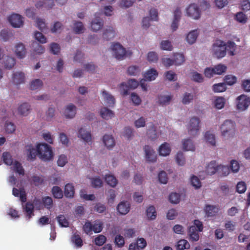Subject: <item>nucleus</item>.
<instances>
[{
  "label": "nucleus",
  "instance_id": "obj_1",
  "mask_svg": "<svg viewBox=\"0 0 250 250\" xmlns=\"http://www.w3.org/2000/svg\"><path fill=\"white\" fill-rule=\"evenodd\" d=\"M37 151L39 157L43 161H49L53 157L51 147L47 144H38L37 146Z\"/></svg>",
  "mask_w": 250,
  "mask_h": 250
},
{
  "label": "nucleus",
  "instance_id": "obj_2",
  "mask_svg": "<svg viewBox=\"0 0 250 250\" xmlns=\"http://www.w3.org/2000/svg\"><path fill=\"white\" fill-rule=\"evenodd\" d=\"M222 135L226 138L233 137L235 133V124L231 120H226L220 127Z\"/></svg>",
  "mask_w": 250,
  "mask_h": 250
},
{
  "label": "nucleus",
  "instance_id": "obj_3",
  "mask_svg": "<svg viewBox=\"0 0 250 250\" xmlns=\"http://www.w3.org/2000/svg\"><path fill=\"white\" fill-rule=\"evenodd\" d=\"M157 71L151 68L146 72L144 75V77L145 79H142L140 81V85L144 91L147 90V85L146 83V81H151L154 80L158 76Z\"/></svg>",
  "mask_w": 250,
  "mask_h": 250
},
{
  "label": "nucleus",
  "instance_id": "obj_4",
  "mask_svg": "<svg viewBox=\"0 0 250 250\" xmlns=\"http://www.w3.org/2000/svg\"><path fill=\"white\" fill-rule=\"evenodd\" d=\"M200 121L197 117L191 118L188 125V129L189 134L192 136H195L197 134L200 126Z\"/></svg>",
  "mask_w": 250,
  "mask_h": 250
},
{
  "label": "nucleus",
  "instance_id": "obj_5",
  "mask_svg": "<svg viewBox=\"0 0 250 250\" xmlns=\"http://www.w3.org/2000/svg\"><path fill=\"white\" fill-rule=\"evenodd\" d=\"M113 55L118 60H122L129 57L132 54L130 51L126 50V48H110Z\"/></svg>",
  "mask_w": 250,
  "mask_h": 250
},
{
  "label": "nucleus",
  "instance_id": "obj_6",
  "mask_svg": "<svg viewBox=\"0 0 250 250\" xmlns=\"http://www.w3.org/2000/svg\"><path fill=\"white\" fill-rule=\"evenodd\" d=\"M104 26V21L100 17L99 13L95 14L94 18L92 20L90 24L91 29L93 32H97L101 30Z\"/></svg>",
  "mask_w": 250,
  "mask_h": 250
},
{
  "label": "nucleus",
  "instance_id": "obj_7",
  "mask_svg": "<svg viewBox=\"0 0 250 250\" xmlns=\"http://www.w3.org/2000/svg\"><path fill=\"white\" fill-rule=\"evenodd\" d=\"M22 19L20 15L13 13L8 17V20L13 27L18 28L23 24Z\"/></svg>",
  "mask_w": 250,
  "mask_h": 250
},
{
  "label": "nucleus",
  "instance_id": "obj_8",
  "mask_svg": "<svg viewBox=\"0 0 250 250\" xmlns=\"http://www.w3.org/2000/svg\"><path fill=\"white\" fill-rule=\"evenodd\" d=\"M237 100V107L240 110H246L250 104V98L245 95L239 96Z\"/></svg>",
  "mask_w": 250,
  "mask_h": 250
},
{
  "label": "nucleus",
  "instance_id": "obj_9",
  "mask_svg": "<svg viewBox=\"0 0 250 250\" xmlns=\"http://www.w3.org/2000/svg\"><path fill=\"white\" fill-rule=\"evenodd\" d=\"M188 15L193 19L197 20L200 17V11L198 6L193 3L189 5L187 9Z\"/></svg>",
  "mask_w": 250,
  "mask_h": 250
},
{
  "label": "nucleus",
  "instance_id": "obj_10",
  "mask_svg": "<svg viewBox=\"0 0 250 250\" xmlns=\"http://www.w3.org/2000/svg\"><path fill=\"white\" fill-rule=\"evenodd\" d=\"M145 152V157L148 162H155L157 160V155L154 150L148 145H146L144 147Z\"/></svg>",
  "mask_w": 250,
  "mask_h": 250
},
{
  "label": "nucleus",
  "instance_id": "obj_11",
  "mask_svg": "<svg viewBox=\"0 0 250 250\" xmlns=\"http://www.w3.org/2000/svg\"><path fill=\"white\" fill-rule=\"evenodd\" d=\"M146 245V242L144 238H138L136 243H132L129 245L128 250H143Z\"/></svg>",
  "mask_w": 250,
  "mask_h": 250
},
{
  "label": "nucleus",
  "instance_id": "obj_12",
  "mask_svg": "<svg viewBox=\"0 0 250 250\" xmlns=\"http://www.w3.org/2000/svg\"><path fill=\"white\" fill-rule=\"evenodd\" d=\"M130 205L127 201L120 202L117 207L118 213L121 215L126 214L130 210Z\"/></svg>",
  "mask_w": 250,
  "mask_h": 250
},
{
  "label": "nucleus",
  "instance_id": "obj_13",
  "mask_svg": "<svg viewBox=\"0 0 250 250\" xmlns=\"http://www.w3.org/2000/svg\"><path fill=\"white\" fill-rule=\"evenodd\" d=\"M181 17V12L179 8H177L174 12V19L171 25L172 31H175L178 27V22Z\"/></svg>",
  "mask_w": 250,
  "mask_h": 250
},
{
  "label": "nucleus",
  "instance_id": "obj_14",
  "mask_svg": "<svg viewBox=\"0 0 250 250\" xmlns=\"http://www.w3.org/2000/svg\"><path fill=\"white\" fill-rule=\"evenodd\" d=\"M78 137L83 139L84 142L91 143V134L90 131L86 130L84 128H81L78 132Z\"/></svg>",
  "mask_w": 250,
  "mask_h": 250
},
{
  "label": "nucleus",
  "instance_id": "obj_15",
  "mask_svg": "<svg viewBox=\"0 0 250 250\" xmlns=\"http://www.w3.org/2000/svg\"><path fill=\"white\" fill-rule=\"evenodd\" d=\"M102 94L106 105L109 107H113L115 103V100L114 97L107 93L105 90L102 91Z\"/></svg>",
  "mask_w": 250,
  "mask_h": 250
},
{
  "label": "nucleus",
  "instance_id": "obj_16",
  "mask_svg": "<svg viewBox=\"0 0 250 250\" xmlns=\"http://www.w3.org/2000/svg\"><path fill=\"white\" fill-rule=\"evenodd\" d=\"M115 31L111 26H107L103 32V37L106 41H109L115 36Z\"/></svg>",
  "mask_w": 250,
  "mask_h": 250
},
{
  "label": "nucleus",
  "instance_id": "obj_17",
  "mask_svg": "<svg viewBox=\"0 0 250 250\" xmlns=\"http://www.w3.org/2000/svg\"><path fill=\"white\" fill-rule=\"evenodd\" d=\"M76 114V107L73 104H70L67 106L64 111V116L65 118L71 119L73 118Z\"/></svg>",
  "mask_w": 250,
  "mask_h": 250
},
{
  "label": "nucleus",
  "instance_id": "obj_18",
  "mask_svg": "<svg viewBox=\"0 0 250 250\" xmlns=\"http://www.w3.org/2000/svg\"><path fill=\"white\" fill-rule=\"evenodd\" d=\"M54 5L53 0H45L43 1H38L35 4L36 7L37 8H42L43 7L46 9H50L53 7Z\"/></svg>",
  "mask_w": 250,
  "mask_h": 250
},
{
  "label": "nucleus",
  "instance_id": "obj_19",
  "mask_svg": "<svg viewBox=\"0 0 250 250\" xmlns=\"http://www.w3.org/2000/svg\"><path fill=\"white\" fill-rule=\"evenodd\" d=\"M195 226H191L189 229L188 235L189 240L192 242L197 241L199 239V232Z\"/></svg>",
  "mask_w": 250,
  "mask_h": 250
},
{
  "label": "nucleus",
  "instance_id": "obj_20",
  "mask_svg": "<svg viewBox=\"0 0 250 250\" xmlns=\"http://www.w3.org/2000/svg\"><path fill=\"white\" fill-rule=\"evenodd\" d=\"M26 150L27 151V160H32L35 159L37 154V149L30 145L26 146Z\"/></svg>",
  "mask_w": 250,
  "mask_h": 250
},
{
  "label": "nucleus",
  "instance_id": "obj_21",
  "mask_svg": "<svg viewBox=\"0 0 250 250\" xmlns=\"http://www.w3.org/2000/svg\"><path fill=\"white\" fill-rule=\"evenodd\" d=\"M104 145L109 149L112 148L115 144L114 138L112 135H104L103 138Z\"/></svg>",
  "mask_w": 250,
  "mask_h": 250
},
{
  "label": "nucleus",
  "instance_id": "obj_22",
  "mask_svg": "<svg viewBox=\"0 0 250 250\" xmlns=\"http://www.w3.org/2000/svg\"><path fill=\"white\" fill-rule=\"evenodd\" d=\"M218 211V208L215 206L207 205L205 208V212L208 217L215 216Z\"/></svg>",
  "mask_w": 250,
  "mask_h": 250
},
{
  "label": "nucleus",
  "instance_id": "obj_23",
  "mask_svg": "<svg viewBox=\"0 0 250 250\" xmlns=\"http://www.w3.org/2000/svg\"><path fill=\"white\" fill-rule=\"evenodd\" d=\"M218 166L215 161H211L206 167V172L208 175H212L218 172Z\"/></svg>",
  "mask_w": 250,
  "mask_h": 250
},
{
  "label": "nucleus",
  "instance_id": "obj_24",
  "mask_svg": "<svg viewBox=\"0 0 250 250\" xmlns=\"http://www.w3.org/2000/svg\"><path fill=\"white\" fill-rule=\"evenodd\" d=\"M171 149L169 144L164 143L162 144L159 149V153L160 155L166 156L169 154Z\"/></svg>",
  "mask_w": 250,
  "mask_h": 250
},
{
  "label": "nucleus",
  "instance_id": "obj_25",
  "mask_svg": "<svg viewBox=\"0 0 250 250\" xmlns=\"http://www.w3.org/2000/svg\"><path fill=\"white\" fill-rule=\"evenodd\" d=\"M24 74L22 72H16L13 74L12 79L16 84H20L24 82Z\"/></svg>",
  "mask_w": 250,
  "mask_h": 250
},
{
  "label": "nucleus",
  "instance_id": "obj_26",
  "mask_svg": "<svg viewBox=\"0 0 250 250\" xmlns=\"http://www.w3.org/2000/svg\"><path fill=\"white\" fill-rule=\"evenodd\" d=\"M100 115L103 119L108 120L114 116V113L107 107H103L101 109Z\"/></svg>",
  "mask_w": 250,
  "mask_h": 250
},
{
  "label": "nucleus",
  "instance_id": "obj_27",
  "mask_svg": "<svg viewBox=\"0 0 250 250\" xmlns=\"http://www.w3.org/2000/svg\"><path fill=\"white\" fill-rule=\"evenodd\" d=\"M64 195L67 198H72L75 193L74 186L71 184H67L64 188Z\"/></svg>",
  "mask_w": 250,
  "mask_h": 250
},
{
  "label": "nucleus",
  "instance_id": "obj_28",
  "mask_svg": "<svg viewBox=\"0 0 250 250\" xmlns=\"http://www.w3.org/2000/svg\"><path fill=\"white\" fill-rule=\"evenodd\" d=\"M30 110V105L26 103L21 104L18 109L19 113L23 116L27 115L29 113Z\"/></svg>",
  "mask_w": 250,
  "mask_h": 250
},
{
  "label": "nucleus",
  "instance_id": "obj_29",
  "mask_svg": "<svg viewBox=\"0 0 250 250\" xmlns=\"http://www.w3.org/2000/svg\"><path fill=\"white\" fill-rule=\"evenodd\" d=\"M212 47H236L235 43L232 41H229L227 43L224 42L223 41L217 40L215 42L213 43Z\"/></svg>",
  "mask_w": 250,
  "mask_h": 250
},
{
  "label": "nucleus",
  "instance_id": "obj_30",
  "mask_svg": "<svg viewBox=\"0 0 250 250\" xmlns=\"http://www.w3.org/2000/svg\"><path fill=\"white\" fill-rule=\"evenodd\" d=\"M23 210L26 213V217L30 219L32 216L34 215V206L32 203L27 202L23 208Z\"/></svg>",
  "mask_w": 250,
  "mask_h": 250
},
{
  "label": "nucleus",
  "instance_id": "obj_31",
  "mask_svg": "<svg viewBox=\"0 0 250 250\" xmlns=\"http://www.w3.org/2000/svg\"><path fill=\"white\" fill-rule=\"evenodd\" d=\"M198 36V33L197 30H192L188 34L186 38L187 41L189 43V44H192L195 42Z\"/></svg>",
  "mask_w": 250,
  "mask_h": 250
},
{
  "label": "nucleus",
  "instance_id": "obj_32",
  "mask_svg": "<svg viewBox=\"0 0 250 250\" xmlns=\"http://www.w3.org/2000/svg\"><path fill=\"white\" fill-rule=\"evenodd\" d=\"M42 204L45 208L50 209L53 205V199L49 196L43 197L42 199Z\"/></svg>",
  "mask_w": 250,
  "mask_h": 250
},
{
  "label": "nucleus",
  "instance_id": "obj_33",
  "mask_svg": "<svg viewBox=\"0 0 250 250\" xmlns=\"http://www.w3.org/2000/svg\"><path fill=\"white\" fill-rule=\"evenodd\" d=\"M13 169L16 173L19 174L20 175L23 176L24 175V169L19 162L16 161L14 163Z\"/></svg>",
  "mask_w": 250,
  "mask_h": 250
},
{
  "label": "nucleus",
  "instance_id": "obj_34",
  "mask_svg": "<svg viewBox=\"0 0 250 250\" xmlns=\"http://www.w3.org/2000/svg\"><path fill=\"white\" fill-rule=\"evenodd\" d=\"M183 149L186 151H194L195 146L192 141L190 139L185 140L183 142Z\"/></svg>",
  "mask_w": 250,
  "mask_h": 250
},
{
  "label": "nucleus",
  "instance_id": "obj_35",
  "mask_svg": "<svg viewBox=\"0 0 250 250\" xmlns=\"http://www.w3.org/2000/svg\"><path fill=\"white\" fill-rule=\"evenodd\" d=\"M173 60L174 65H181L185 62L184 55L181 53H175L173 55Z\"/></svg>",
  "mask_w": 250,
  "mask_h": 250
},
{
  "label": "nucleus",
  "instance_id": "obj_36",
  "mask_svg": "<svg viewBox=\"0 0 250 250\" xmlns=\"http://www.w3.org/2000/svg\"><path fill=\"white\" fill-rule=\"evenodd\" d=\"M151 129H149L147 132L148 138L152 141L155 140L158 138L156 127L153 124L150 125Z\"/></svg>",
  "mask_w": 250,
  "mask_h": 250
},
{
  "label": "nucleus",
  "instance_id": "obj_37",
  "mask_svg": "<svg viewBox=\"0 0 250 250\" xmlns=\"http://www.w3.org/2000/svg\"><path fill=\"white\" fill-rule=\"evenodd\" d=\"M52 193L54 198L61 199L63 197V193L62 189L58 186H54L51 190Z\"/></svg>",
  "mask_w": 250,
  "mask_h": 250
},
{
  "label": "nucleus",
  "instance_id": "obj_38",
  "mask_svg": "<svg viewBox=\"0 0 250 250\" xmlns=\"http://www.w3.org/2000/svg\"><path fill=\"white\" fill-rule=\"evenodd\" d=\"M2 160L4 163L8 166H11L13 164V159L10 153L8 152L3 153Z\"/></svg>",
  "mask_w": 250,
  "mask_h": 250
},
{
  "label": "nucleus",
  "instance_id": "obj_39",
  "mask_svg": "<svg viewBox=\"0 0 250 250\" xmlns=\"http://www.w3.org/2000/svg\"><path fill=\"white\" fill-rule=\"evenodd\" d=\"M4 67L7 69L12 68L16 63L15 59L9 56H7L4 62Z\"/></svg>",
  "mask_w": 250,
  "mask_h": 250
},
{
  "label": "nucleus",
  "instance_id": "obj_40",
  "mask_svg": "<svg viewBox=\"0 0 250 250\" xmlns=\"http://www.w3.org/2000/svg\"><path fill=\"white\" fill-rule=\"evenodd\" d=\"M146 213L149 219L153 220L156 217V211L153 206H151L147 208Z\"/></svg>",
  "mask_w": 250,
  "mask_h": 250
},
{
  "label": "nucleus",
  "instance_id": "obj_41",
  "mask_svg": "<svg viewBox=\"0 0 250 250\" xmlns=\"http://www.w3.org/2000/svg\"><path fill=\"white\" fill-rule=\"evenodd\" d=\"M76 34H81L84 32V27L81 21H76L74 24L73 29Z\"/></svg>",
  "mask_w": 250,
  "mask_h": 250
},
{
  "label": "nucleus",
  "instance_id": "obj_42",
  "mask_svg": "<svg viewBox=\"0 0 250 250\" xmlns=\"http://www.w3.org/2000/svg\"><path fill=\"white\" fill-rule=\"evenodd\" d=\"M103 223L100 220H96L92 223V231L95 233L100 232L103 229Z\"/></svg>",
  "mask_w": 250,
  "mask_h": 250
},
{
  "label": "nucleus",
  "instance_id": "obj_43",
  "mask_svg": "<svg viewBox=\"0 0 250 250\" xmlns=\"http://www.w3.org/2000/svg\"><path fill=\"white\" fill-rule=\"evenodd\" d=\"M172 96L171 95H161L159 96L158 102L161 105H166L168 104L171 101Z\"/></svg>",
  "mask_w": 250,
  "mask_h": 250
},
{
  "label": "nucleus",
  "instance_id": "obj_44",
  "mask_svg": "<svg viewBox=\"0 0 250 250\" xmlns=\"http://www.w3.org/2000/svg\"><path fill=\"white\" fill-rule=\"evenodd\" d=\"M71 241L78 248L81 247L83 245V240L80 236L78 234L75 233L72 235Z\"/></svg>",
  "mask_w": 250,
  "mask_h": 250
},
{
  "label": "nucleus",
  "instance_id": "obj_45",
  "mask_svg": "<svg viewBox=\"0 0 250 250\" xmlns=\"http://www.w3.org/2000/svg\"><path fill=\"white\" fill-rule=\"evenodd\" d=\"M189 248V244L188 242L185 239L179 240L176 245V248L178 250H184Z\"/></svg>",
  "mask_w": 250,
  "mask_h": 250
},
{
  "label": "nucleus",
  "instance_id": "obj_46",
  "mask_svg": "<svg viewBox=\"0 0 250 250\" xmlns=\"http://www.w3.org/2000/svg\"><path fill=\"white\" fill-rule=\"evenodd\" d=\"M105 180L108 185L112 187H115L117 184L116 178L112 175H106Z\"/></svg>",
  "mask_w": 250,
  "mask_h": 250
},
{
  "label": "nucleus",
  "instance_id": "obj_47",
  "mask_svg": "<svg viewBox=\"0 0 250 250\" xmlns=\"http://www.w3.org/2000/svg\"><path fill=\"white\" fill-rule=\"evenodd\" d=\"M205 139L206 141L209 143L211 146H215V136L211 134L209 131L206 132L205 135Z\"/></svg>",
  "mask_w": 250,
  "mask_h": 250
},
{
  "label": "nucleus",
  "instance_id": "obj_48",
  "mask_svg": "<svg viewBox=\"0 0 250 250\" xmlns=\"http://www.w3.org/2000/svg\"><path fill=\"white\" fill-rule=\"evenodd\" d=\"M215 75H221L227 69V67L223 64H219L213 67Z\"/></svg>",
  "mask_w": 250,
  "mask_h": 250
},
{
  "label": "nucleus",
  "instance_id": "obj_49",
  "mask_svg": "<svg viewBox=\"0 0 250 250\" xmlns=\"http://www.w3.org/2000/svg\"><path fill=\"white\" fill-rule=\"evenodd\" d=\"M114 243L118 248H122L125 245V239L120 234L117 235L114 239Z\"/></svg>",
  "mask_w": 250,
  "mask_h": 250
},
{
  "label": "nucleus",
  "instance_id": "obj_50",
  "mask_svg": "<svg viewBox=\"0 0 250 250\" xmlns=\"http://www.w3.org/2000/svg\"><path fill=\"white\" fill-rule=\"evenodd\" d=\"M225 104V99L223 97H218L214 101L215 107L219 109L224 107Z\"/></svg>",
  "mask_w": 250,
  "mask_h": 250
},
{
  "label": "nucleus",
  "instance_id": "obj_51",
  "mask_svg": "<svg viewBox=\"0 0 250 250\" xmlns=\"http://www.w3.org/2000/svg\"><path fill=\"white\" fill-rule=\"evenodd\" d=\"M226 89V85L225 83H219L213 85V90L215 92H224Z\"/></svg>",
  "mask_w": 250,
  "mask_h": 250
},
{
  "label": "nucleus",
  "instance_id": "obj_52",
  "mask_svg": "<svg viewBox=\"0 0 250 250\" xmlns=\"http://www.w3.org/2000/svg\"><path fill=\"white\" fill-rule=\"evenodd\" d=\"M59 225L62 227H67L69 222L63 215H60L57 217Z\"/></svg>",
  "mask_w": 250,
  "mask_h": 250
},
{
  "label": "nucleus",
  "instance_id": "obj_53",
  "mask_svg": "<svg viewBox=\"0 0 250 250\" xmlns=\"http://www.w3.org/2000/svg\"><path fill=\"white\" fill-rule=\"evenodd\" d=\"M42 85V82L40 79L32 81L30 83V88L31 90H36Z\"/></svg>",
  "mask_w": 250,
  "mask_h": 250
},
{
  "label": "nucleus",
  "instance_id": "obj_54",
  "mask_svg": "<svg viewBox=\"0 0 250 250\" xmlns=\"http://www.w3.org/2000/svg\"><path fill=\"white\" fill-rule=\"evenodd\" d=\"M230 169L228 166H219L218 173L220 176H225L228 175L229 173Z\"/></svg>",
  "mask_w": 250,
  "mask_h": 250
},
{
  "label": "nucleus",
  "instance_id": "obj_55",
  "mask_svg": "<svg viewBox=\"0 0 250 250\" xmlns=\"http://www.w3.org/2000/svg\"><path fill=\"white\" fill-rule=\"evenodd\" d=\"M237 21L240 23H245L247 21V17L242 12H238L235 16Z\"/></svg>",
  "mask_w": 250,
  "mask_h": 250
},
{
  "label": "nucleus",
  "instance_id": "obj_56",
  "mask_svg": "<svg viewBox=\"0 0 250 250\" xmlns=\"http://www.w3.org/2000/svg\"><path fill=\"white\" fill-rule=\"evenodd\" d=\"M190 182L191 185L196 189L201 187V183L199 179L196 176L193 175L191 177Z\"/></svg>",
  "mask_w": 250,
  "mask_h": 250
},
{
  "label": "nucleus",
  "instance_id": "obj_57",
  "mask_svg": "<svg viewBox=\"0 0 250 250\" xmlns=\"http://www.w3.org/2000/svg\"><path fill=\"white\" fill-rule=\"evenodd\" d=\"M180 195L177 193H171L169 196V200L171 203L177 204L179 202Z\"/></svg>",
  "mask_w": 250,
  "mask_h": 250
},
{
  "label": "nucleus",
  "instance_id": "obj_58",
  "mask_svg": "<svg viewBox=\"0 0 250 250\" xmlns=\"http://www.w3.org/2000/svg\"><path fill=\"white\" fill-rule=\"evenodd\" d=\"M247 189V186L244 182L241 181L237 183L236 185V190L239 193H243L245 192Z\"/></svg>",
  "mask_w": 250,
  "mask_h": 250
},
{
  "label": "nucleus",
  "instance_id": "obj_59",
  "mask_svg": "<svg viewBox=\"0 0 250 250\" xmlns=\"http://www.w3.org/2000/svg\"><path fill=\"white\" fill-rule=\"evenodd\" d=\"M106 238L103 235H100L95 238L94 241L96 245L101 246L106 242Z\"/></svg>",
  "mask_w": 250,
  "mask_h": 250
},
{
  "label": "nucleus",
  "instance_id": "obj_60",
  "mask_svg": "<svg viewBox=\"0 0 250 250\" xmlns=\"http://www.w3.org/2000/svg\"><path fill=\"white\" fill-rule=\"evenodd\" d=\"M223 48V50H216L213 53V57L217 59H220L224 57L226 54V49L227 48Z\"/></svg>",
  "mask_w": 250,
  "mask_h": 250
},
{
  "label": "nucleus",
  "instance_id": "obj_61",
  "mask_svg": "<svg viewBox=\"0 0 250 250\" xmlns=\"http://www.w3.org/2000/svg\"><path fill=\"white\" fill-rule=\"evenodd\" d=\"M158 179L161 183L166 184L168 180L167 173L164 171H161L158 174Z\"/></svg>",
  "mask_w": 250,
  "mask_h": 250
},
{
  "label": "nucleus",
  "instance_id": "obj_62",
  "mask_svg": "<svg viewBox=\"0 0 250 250\" xmlns=\"http://www.w3.org/2000/svg\"><path fill=\"white\" fill-rule=\"evenodd\" d=\"M140 72V69L138 66H131L128 68L127 73L130 75L135 76L139 74Z\"/></svg>",
  "mask_w": 250,
  "mask_h": 250
},
{
  "label": "nucleus",
  "instance_id": "obj_63",
  "mask_svg": "<svg viewBox=\"0 0 250 250\" xmlns=\"http://www.w3.org/2000/svg\"><path fill=\"white\" fill-rule=\"evenodd\" d=\"M34 36L35 39L39 42L44 43L46 42V38L42 33L36 31Z\"/></svg>",
  "mask_w": 250,
  "mask_h": 250
},
{
  "label": "nucleus",
  "instance_id": "obj_64",
  "mask_svg": "<svg viewBox=\"0 0 250 250\" xmlns=\"http://www.w3.org/2000/svg\"><path fill=\"white\" fill-rule=\"evenodd\" d=\"M33 184L36 186L42 185L44 182V179L42 176L34 175L32 177Z\"/></svg>",
  "mask_w": 250,
  "mask_h": 250
}]
</instances>
